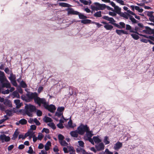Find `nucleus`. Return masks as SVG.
Instances as JSON below:
<instances>
[{
    "label": "nucleus",
    "instance_id": "obj_1",
    "mask_svg": "<svg viewBox=\"0 0 154 154\" xmlns=\"http://www.w3.org/2000/svg\"><path fill=\"white\" fill-rule=\"evenodd\" d=\"M35 110V107L30 104H25L24 110L25 113L29 116H32V114Z\"/></svg>",
    "mask_w": 154,
    "mask_h": 154
},
{
    "label": "nucleus",
    "instance_id": "obj_2",
    "mask_svg": "<svg viewBox=\"0 0 154 154\" xmlns=\"http://www.w3.org/2000/svg\"><path fill=\"white\" fill-rule=\"evenodd\" d=\"M27 96L30 99H34L35 102L37 103L39 106L40 105L44 99L38 97L36 93H30L27 94Z\"/></svg>",
    "mask_w": 154,
    "mask_h": 154
},
{
    "label": "nucleus",
    "instance_id": "obj_3",
    "mask_svg": "<svg viewBox=\"0 0 154 154\" xmlns=\"http://www.w3.org/2000/svg\"><path fill=\"white\" fill-rule=\"evenodd\" d=\"M41 103L43 104L45 108L51 112H54L56 109V108L54 105H48L45 100L44 98L42 102Z\"/></svg>",
    "mask_w": 154,
    "mask_h": 154
},
{
    "label": "nucleus",
    "instance_id": "obj_4",
    "mask_svg": "<svg viewBox=\"0 0 154 154\" xmlns=\"http://www.w3.org/2000/svg\"><path fill=\"white\" fill-rule=\"evenodd\" d=\"M88 127L86 125H81L79 126L78 127L77 131L78 133L81 135L84 134L85 132L88 131Z\"/></svg>",
    "mask_w": 154,
    "mask_h": 154
},
{
    "label": "nucleus",
    "instance_id": "obj_5",
    "mask_svg": "<svg viewBox=\"0 0 154 154\" xmlns=\"http://www.w3.org/2000/svg\"><path fill=\"white\" fill-rule=\"evenodd\" d=\"M103 18L104 19L109 21L110 23L114 25L115 26L119 28H121L120 26L119 25L115 23V21L113 18L112 17H109L107 16H105L103 17Z\"/></svg>",
    "mask_w": 154,
    "mask_h": 154
},
{
    "label": "nucleus",
    "instance_id": "obj_6",
    "mask_svg": "<svg viewBox=\"0 0 154 154\" xmlns=\"http://www.w3.org/2000/svg\"><path fill=\"white\" fill-rule=\"evenodd\" d=\"M94 4L95 5V8L97 10H102L106 7V5L104 4H101L98 2H95Z\"/></svg>",
    "mask_w": 154,
    "mask_h": 154
},
{
    "label": "nucleus",
    "instance_id": "obj_7",
    "mask_svg": "<svg viewBox=\"0 0 154 154\" xmlns=\"http://www.w3.org/2000/svg\"><path fill=\"white\" fill-rule=\"evenodd\" d=\"M0 137L2 142H3L4 141L6 142H8L10 140V138L9 137L6 136L4 134L1 135Z\"/></svg>",
    "mask_w": 154,
    "mask_h": 154
},
{
    "label": "nucleus",
    "instance_id": "obj_8",
    "mask_svg": "<svg viewBox=\"0 0 154 154\" xmlns=\"http://www.w3.org/2000/svg\"><path fill=\"white\" fill-rule=\"evenodd\" d=\"M105 146L103 143H100L95 146V148L98 151L103 150L104 149Z\"/></svg>",
    "mask_w": 154,
    "mask_h": 154
},
{
    "label": "nucleus",
    "instance_id": "obj_9",
    "mask_svg": "<svg viewBox=\"0 0 154 154\" xmlns=\"http://www.w3.org/2000/svg\"><path fill=\"white\" fill-rule=\"evenodd\" d=\"M146 29L143 30V32L146 34H151L153 32L154 29H152L148 26L145 27Z\"/></svg>",
    "mask_w": 154,
    "mask_h": 154
},
{
    "label": "nucleus",
    "instance_id": "obj_10",
    "mask_svg": "<svg viewBox=\"0 0 154 154\" xmlns=\"http://www.w3.org/2000/svg\"><path fill=\"white\" fill-rule=\"evenodd\" d=\"M66 10L67 11L68 14H75L77 15L79 14V12L75 11L72 8H68L66 9Z\"/></svg>",
    "mask_w": 154,
    "mask_h": 154
},
{
    "label": "nucleus",
    "instance_id": "obj_11",
    "mask_svg": "<svg viewBox=\"0 0 154 154\" xmlns=\"http://www.w3.org/2000/svg\"><path fill=\"white\" fill-rule=\"evenodd\" d=\"M35 136L34 133L31 130H29L27 133L26 134V137L29 136L30 139Z\"/></svg>",
    "mask_w": 154,
    "mask_h": 154
},
{
    "label": "nucleus",
    "instance_id": "obj_12",
    "mask_svg": "<svg viewBox=\"0 0 154 154\" xmlns=\"http://www.w3.org/2000/svg\"><path fill=\"white\" fill-rule=\"evenodd\" d=\"M122 146V143L118 142L115 144L113 148L115 150H118L121 148Z\"/></svg>",
    "mask_w": 154,
    "mask_h": 154
},
{
    "label": "nucleus",
    "instance_id": "obj_13",
    "mask_svg": "<svg viewBox=\"0 0 154 154\" xmlns=\"http://www.w3.org/2000/svg\"><path fill=\"white\" fill-rule=\"evenodd\" d=\"M67 147V148L65 147L63 148V150L65 153H67L69 152L74 149L73 147L71 146H69L68 145Z\"/></svg>",
    "mask_w": 154,
    "mask_h": 154
},
{
    "label": "nucleus",
    "instance_id": "obj_14",
    "mask_svg": "<svg viewBox=\"0 0 154 154\" xmlns=\"http://www.w3.org/2000/svg\"><path fill=\"white\" fill-rule=\"evenodd\" d=\"M93 140L95 143H98L102 141L100 137L99 136L93 137Z\"/></svg>",
    "mask_w": 154,
    "mask_h": 154
},
{
    "label": "nucleus",
    "instance_id": "obj_15",
    "mask_svg": "<svg viewBox=\"0 0 154 154\" xmlns=\"http://www.w3.org/2000/svg\"><path fill=\"white\" fill-rule=\"evenodd\" d=\"M116 32L119 35H121L122 34H127V32L123 30L117 29L116 30Z\"/></svg>",
    "mask_w": 154,
    "mask_h": 154
},
{
    "label": "nucleus",
    "instance_id": "obj_16",
    "mask_svg": "<svg viewBox=\"0 0 154 154\" xmlns=\"http://www.w3.org/2000/svg\"><path fill=\"white\" fill-rule=\"evenodd\" d=\"M14 103L16 105V107L17 108H20L22 104V103H20V101L19 100H15Z\"/></svg>",
    "mask_w": 154,
    "mask_h": 154
},
{
    "label": "nucleus",
    "instance_id": "obj_17",
    "mask_svg": "<svg viewBox=\"0 0 154 154\" xmlns=\"http://www.w3.org/2000/svg\"><path fill=\"white\" fill-rule=\"evenodd\" d=\"M4 104L9 107H11L12 106L11 101L7 99H5L4 102Z\"/></svg>",
    "mask_w": 154,
    "mask_h": 154
},
{
    "label": "nucleus",
    "instance_id": "obj_18",
    "mask_svg": "<svg viewBox=\"0 0 154 154\" xmlns=\"http://www.w3.org/2000/svg\"><path fill=\"white\" fill-rule=\"evenodd\" d=\"M71 135L74 137H77L78 136V132L77 130L71 131L70 133Z\"/></svg>",
    "mask_w": 154,
    "mask_h": 154
},
{
    "label": "nucleus",
    "instance_id": "obj_19",
    "mask_svg": "<svg viewBox=\"0 0 154 154\" xmlns=\"http://www.w3.org/2000/svg\"><path fill=\"white\" fill-rule=\"evenodd\" d=\"M133 34H131V35L132 36V38L135 40L138 39L139 37L138 36V34L139 35V34L136 32H134Z\"/></svg>",
    "mask_w": 154,
    "mask_h": 154
},
{
    "label": "nucleus",
    "instance_id": "obj_20",
    "mask_svg": "<svg viewBox=\"0 0 154 154\" xmlns=\"http://www.w3.org/2000/svg\"><path fill=\"white\" fill-rule=\"evenodd\" d=\"M58 4L60 6L63 7L69 8L71 6V5L64 2L60 3Z\"/></svg>",
    "mask_w": 154,
    "mask_h": 154
},
{
    "label": "nucleus",
    "instance_id": "obj_21",
    "mask_svg": "<svg viewBox=\"0 0 154 154\" xmlns=\"http://www.w3.org/2000/svg\"><path fill=\"white\" fill-rule=\"evenodd\" d=\"M51 146V143L50 141H48L45 145V148L46 151H48L50 149V147Z\"/></svg>",
    "mask_w": 154,
    "mask_h": 154
},
{
    "label": "nucleus",
    "instance_id": "obj_22",
    "mask_svg": "<svg viewBox=\"0 0 154 154\" xmlns=\"http://www.w3.org/2000/svg\"><path fill=\"white\" fill-rule=\"evenodd\" d=\"M114 8L116 13L119 14L121 13V8L119 6L116 5Z\"/></svg>",
    "mask_w": 154,
    "mask_h": 154
},
{
    "label": "nucleus",
    "instance_id": "obj_23",
    "mask_svg": "<svg viewBox=\"0 0 154 154\" xmlns=\"http://www.w3.org/2000/svg\"><path fill=\"white\" fill-rule=\"evenodd\" d=\"M103 142L106 145L109 143L110 141H109V137L107 136H105L104 137Z\"/></svg>",
    "mask_w": 154,
    "mask_h": 154
},
{
    "label": "nucleus",
    "instance_id": "obj_24",
    "mask_svg": "<svg viewBox=\"0 0 154 154\" xmlns=\"http://www.w3.org/2000/svg\"><path fill=\"white\" fill-rule=\"evenodd\" d=\"M104 27L107 30H111L113 28V26L108 24L104 25Z\"/></svg>",
    "mask_w": 154,
    "mask_h": 154
},
{
    "label": "nucleus",
    "instance_id": "obj_25",
    "mask_svg": "<svg viewBox=\"0 0 154 154\" xmlns=\"http://www.w3.org/2000/svg\"><path fill=\"white\" fill-rule=\"evenodd\" d=\"M44 121L46 122H52V120L50 118L45 116L44 119Z\"/></svg>",
    "mask_w": 154,
    "mask_h": 154
},
{
    "label": "nucleus",
    "instance_id": "obj_26",
    "mask_svg": "<svg viewBox=\"0 0 154 154\" xmlns=\"http://www.w3.org/2000/svg\"><path fill=\"white\" fill-rule=\"evenodd\" d=\"M79 1L85 5H87L88 4L90 5L91 4V1H90L89 2L87 1L84 0H79Z\"/></svg>",
    "mask_w": 154,
    "mask_h": 154
},
{
    "label": "nucleus",
    "instance_id": "obj_27",
    "mask_svg": "<svg viewBox=\"0 0 154 154\" xmlns=\"http://www.w3.org/2000/svg\"><path fill=\"white\" fill-rule=\"evenodd\" d=\"M119 15L121 17H123L126 19H128V14L126 12L122 13L121 12Z\"/></svg>",
    "mask_w": 154,
    "mask_h": 154
},
{
    "label": "nucleus",
    "instance_id": "obj_28",
    "mask_svg": "<svg viewBox=\"0 0 154 154\" xmlns=\"http://www.w3.org/2000/svg\"><path fill=\"white\" fill-rule=\"evenodd\" d=\"M19 134V132L17 130H16V131H15L13 135V137H12V139L14 140L17 137Z\"/></svg>",
    "mask_w": 154,
    "mask_h": 154
},
{
    "label": "nucleus",
    "instance_id": "obj_29",
    "mask_svg": "<svg viewBox=\"0 0 154 154\" xmlns=\"http://www.w3.org/2000/svg\"><path fill=\"white\" fill-rule=\"evenodd\" d=\"M60 143L61 145L63 146H67L69 145L64 140L60 141Z\"/></svg>",
    "mask_w": 154,
    "mask_h": 154
},
{
    "label": "nucleus",
    "instance_id": "obj_30",
    "mask_svg": "<svg viewBox=\"0 0 154 154\" xmlns=\"http://www.w3.org/2000/svg\"><path fill=\"white\" fill-rule=\"evenodd\" d=\"M81 22L84 24L90 23H91V20L88 19H85L81 20Z\"/></svg>",
    "mask_w": 154,
    "mask_h": 154
},
{
    "label": "nucleus",
    "instance_id": "obj_31",
    "mask_svg": "<svg viewBox=\"0 0 154 154\" xmlns=\"http://www.w3.org/2000/svg\"><path fill=\"white\" fill-rule=\"evenodd\" d=\"M52 129H54L56 128V127L54 124L53 122H50L47 124Z\"/></svg>",
    "mask_w": 154,
    "mask_h": 154
},
{
    "label": "nucleus",
    "instance_id": "obj_32",
    "mask_svg": "<svg viewBox=\"0 0 154 154\" xmlns=\"http://www.w3.org/2000/svg\"><path fill=\"white\" fill-rule=\"evenodd\" d=\"M12 95L14 96V97H16L18 98H19L20 97V95L18 92L17 91H14Z\"/></svg>",
    "mask_w": 154,
    "mask_h": 154
},
{
    "label": "nucleus",
    "instance_id": "obj_33",
    "mask_svg": "<svg viewBox=\"0 0 154 154\" xmlns=\"http://www.w3.org/2000/svg\"><path fill=\"white\" fill-rule=\"evenodd\" d=\"M55 115L56 116H57L58 117H60V116H62V118L65 120H67V119L66 120V119H65L63 117V112H59L58 111H57V112H56V113H55Z\"/></svg>",
    "mask_w": 154,
    "mask_h": 154
},
{
    "label": "nucleus",
    "instance_id": "obj_34",
    "mask_svg": "<svg viewBox=\"0 0 154 154\" xmlns=\"http://www.w3.org/2000/svg\"><path fill=\"white\" fill-rule=\"evenodd\" d=\"M153 13L154 12L152 11H148L146 12V15L149 17V18H150L153 16Z\"/></svg>",
    "mask_w": 154,
    "mask_h": 154
},
{
    "label": "nucleus",
    "instance_id": "obj_35",
    "mask_svg": "<svg viewBox=\"0 0 154 154\" xmlns=\"http://www.w3.org/2000/svg\"><path fill=\"white\" fill-rule=\"evenodd\" d=\"M127 30H129L130 32H134V31L131 30V26L128 24H127L126 25V29Z\"/></svg>",
    "mask_w": 154,
    "mask_h": 154
},
{
    "label": "nucleus",
    "instance_id": "obj_36",
    "mask_svg": "<svg viewBox=\"0 0 154 154\" xmlns=\"http://www.w3.org/2000/svg\"><path fill=\"white\" fill-rule=\"evenodd\" d=\"M27 121L24 119H22L19 121V123L22 125H25L26 124Z\"/></svg>",
    "mask_w": 154,
    "mask_h": 154
},
{
    "label": "nucleus",
    "instance_id": "obj_37",
    "mask_svg": "<svg viewBox=\"0 0 154 154\" xmlns=\"http://www.w3.org/2000/svg\"><path fill=\"white\" fill-rule=\"evenodd\" d=\"M105 154H113L112 152L109 151V149H106L105 151ZM114 154H119L117 152H116Z\"/></svg>",
    "mask_w": 154,
    "mask_h": 154
},
{
    "label": "nucleus",
    "instance_id": "obj_38",
    "mask_svg": "<svg viewBox=\"0 0 154 154\" xmlns=\"http://www.w3.org/2000/svg\"><path fill=\"white\" fill-rule=\"evenodd\" d=\"M79 16L80 19H85L87 18V17L82 14H81L79 13Z\"/></svg>",
    "mask_w": 154,
    "mask_h": 154
},
{
    "label": "nucleus",
    "instance_id": "obj_39",
    "mask_svg": "<svg viewBox=\"0 0 154 154\" xmlns=\"http://www.w3.org/2000/svg\"><path fill=\"white\" fill-rule=\"evenodd\" d=\"M94 16L97 17H100L101 16V11H99L96 12L94 14Z\"/></svg>",
    "mask_w": 154,
    "mask_h": 154
},
{
    "label": "nucleus",
    "instance_id": "obj_40",
    "mask_svg": "<svg viewBox=\"0 0 154 154\" xmlns=\"http://www.w3.org/2000/svg\"><path fill=\"white\" fill-rule=\"evenodd\" d=\"M86 132L87 135L89 137H91L93 135L92 134V132L89 131V128L88 127V131H86Z\"/></svg>",
    "mask_w": 154,
    "mask_h": 154
},
{
    "label": "nucleus",
    "instance_id": "obj_41",
    "mask_svg": "<svg viewBox=\"0 0 154 154\" xmlns=\"http://www.w3.org/2000/svg\"><path fill=\"white\" fill-rule=\"evenodd\" d=\"M135 9L137 11L141 13L143 12V9L140 8L137 6H135Z\"/></svg>",
    "mask_w": 154,
    "mask_h": 154
},
{
    "label": "nucleus",
    "instance_id": "obj_42",
    "mask_svg": "<svg viewBox=\"0 0 154 154\" xmlns=\"http://www.w3.org/2000/svg\"><path fill=\"white\" fill-rule=\"evenodd\" d=\"M9 79L11 81H12L15 80V77L14 75H13L11 73L10 75V76L9 77Z\"/></svg>",
    "mask_w": 154,
    "mask_h": 154
},
{
    "label": "nucleus",
    "instance_id": "obj_43",
    "mask_svg": "<svg viewBox=\"0 0 154 154\" xmlns=\"http://www.w3.org/2000/svg\"><path fill=\"white\" fill-rule=\"evenodd\" d=\"M64 108L63 107H59L57 108V111L62 112L64 110Z\"/></svg>",
    "mask_w": 154,
    "mask_h": 154
},
{
    "label": "nucleus",
    "instance_id": "obj_44",
    "mask_svg": "<svg viewBox=\"0 0 154 154\" xmlns=\"http://www.w3.org/2000/svg\"><path fill=\"white\" fill-rule=\"evenodd\" d=\"M116 1L118 3L122 5H124L125 4L124 2L122 0H116Z\"/></svg>",
    "mask_w": 154,
    "mask_h": 154
},
{
    "label": "nucleus",
    "instance_id": "obj_45",
    "mask_svg": "<svg viewBox=\"0 0 154 154\" xmlns=\"http://www.w3.org/2000/svg\"><path fill=\"white\" fill-rule=\"evenodd\" d=\"M79 145L81 147H83L84 146V143L82 141H79L78 142Z\"/></svg>",
    "mask_w": 154,
    "mask_h": 154
},
{
    "label": "nucleus",
    "instance_id": "obj_46",
    "mask_svg": "<svg viewBox=\"0 0 154 154\" xmlns=\"http://www.w3.org/2000/svg\"><path fill=\"white\" fill-rule=\"evenodd\" d=\"M36 126L35 125H32L30 126V128L29 130H31L32 131L33 130H35L36 129Z\"/></svg>",
    "mask_w": 154,
    "mask_h": 154
},
{
    "label": "nucleus",
    "instance_id": "obj_47",
    "mask_svg": "<svg viewBox=\"0 0 154 154\" xmlns=\"http://www.w3.org/2000/svg\"><path fill=\"white\" fill-rule=\"evenodd\" d=\"M109 14L112 16H116V13L114 12L109 11Z\"/></svg>",
    "mask_w": 154,
    "mask_h": 154
},
{
    "label": "nucleus",
    "instance_id": "obj_48",
    "mask_svg": "<svg viewBox=\"0 0 154 154\" xmlns=\"http://www.w3.org/2000/svg\"><path fill=\"white\" fill-rule=\"evenodd\" d=\"M42 132H45L46 134L48 133L49 132V130L47 128H43L42 131Z\"/></svg>",
    "mask_w": 154,
    "mask_h": 154
},
{
    "label": "nucleus",
    "instance_id": "obj_49",
    "mask_svg": "<svg viewBox=\"0 0 154 154\" xmlns=\"http://www.w3.org/2000/svg\"><path fill=\"white\" fill-rule=\"evenodd\" d=\"M119 24L121 26H120L121 28H125V24L123 22H120L119 23Z\"/></svg>",
    "mask_w": 154,
    "mask_h": 154
},
{
    "label": "nucleus",
    "instance_id": "obj_50",
    "mask_svg": "<svg viewBox=\"0 0 154 154\" xmlns=\"http://www.w3.org/2000/svg\"><path fill=\"white\" fill-rule=\"evenodd\" d=\"M21 86L24 88H26V85L25 83L23 81H22L20 82Z\"/></svg>",
    "mask_w": 154,
    "mask_h": 154
},
{
    "label": "nucleus",
    "instance_id": "obj_51",
    "mask_svg": "<svg viewBox=\"0 0 154 154\" xmlns=\"http://www.w3.org/2000/svg\"><path fill=\"white\" fill-rule=\"evenodd\" d=\"M58 138L60 141L63 140L64 137L62 135L59 134L58 136Z\"/></svg>",
    "mask_w": 154,
    "mask_h": 154
},
{
    "label": "nucleus",
    "instance_id": "obj_52",
    "mask_svg": "<svg viewBox=\"0 0 154 154\" xmlns=\"http://www.w3.org/2000/svg\"><path fill=\"white\" fill-rule=\"evenodd\" d=\"M1 92L3 94H7L9 93V91L7 89L5 91H2Z\"/></svg>",
    "mask_w": 154,
    "mask_h": 154
},
{
    "label": "nucleus",
    "instance_id": "obj_53",
    "mask_svg": "<svg viewBox=\"0 0 154 154\" xmlns=\"http://www.w3.org/2000/svg\"><path fill=\"white\" fill-rule=\"evenodd\" d=\"M130 19L131 20L132 22L134 23H137V20L132 17H130Z\"/></svg>",
    "mask_w": 154,
    "mask_h": 154
},
{
    "label": "nucleus",
    "instance_id": "obj_54",
    "mask_svg": "<svg viewBox=\"0 0 154 154\" xmlns=\"http://www.w3.org/2000/svg\"><path fill=\"white\" fill-rule=\"evenodd\" d=\"M34 122L37 125H39L40 124V122L36 118L34 119Z\"/></svg>",
    "mask_w": 154,
    "mask_h": 154
},
{
    "label": "nucleus",
    "instance_id": "obj_55",
    "mask_svg": "<svg viewBox=\"0 0 154 154\" xmlns=\"http://www.w3.org/2000/svg\"><path fill=\"white\" fill-rule=\"evenodd\" d=\"M68 126L70 128H73V126L72 125V121L70 120L68 122Z\"/></svg>",
    "mask_w": 154,
    "mask_h": 154
},
{
    "label": "nucleus",
    "instance_id": "obj_56",
    "mask_svg": "<svg viewBox=\"0 0 154 154\" xmlns=\"http://www.w3.org/2000/svg\"><path fill=\"white\" fill-rule=\"evenodd\" d=\"M43 137L44 136L42 134H39L38 137V139L40 140H41Z\"/></svg>",
    "mask_w": 154,
    "mask_h": 154
},
{
    "label": "nucleus",
    "instance_id": "obj_57",
    "mask_svg": "<svg viewBox=\"0 0 154 154\" xmlns=\"http://www.w3.org/2000/svg\"><path fill=\"white\" fill-rule=\"evenodd\" d=\"M26 137V134H25L24 136L22 134H20L19 136V139L22 138L23 139H24Z\"/></svg>",
    "mask_w": 154,
    "mask_h": 154
},
{
    "label": "nucleus",
    "instance_id": "obj_58",
    "mask_svg": "<svg viewBox=\"0 0 154 154\" xmlns=\"http://www.w3.org/2000/svg\"><path fill=\"white\" fill-rule=\"evenodd\" d=\"M33 152V150L31 146H30L29 148V150L28 152L29 154H32Z\"/></svg>",
    "mask_w": 154,
    "mask_h": 154
},
{
    "label": "nucleus",
    "instance_id": "obj_59",
    "mask_svg": "<svg viewBox=\"0 0 154 154\" xmlns=\"http://www.w3.org/2000/svg\"><path fill=\"white\" fill-rule=\"evenodd\" d=\"M127 12H128V15H129L130 14L132 15H135V14L133 12L131 11L130 10H127Z\"/></svg>",
    "mask_w": 154,
    "mask_h": 154
},
{
    "label": "nucleus",
    "instance_id": "obj_60",
    "mask_svg": "<svg viewBox=\"0 0 154 154\" xmlns=\"http://www.w3.org/2000/svg\"><path fill=\"white\" fill-rule=\"evenodd\" d=\"M57 126L59 128H63L64 127V126H63L62 124L61 123H59L58 124Z\"/></svg>",
    "mask_w": 154,
    "mask_h": 154
},
{
    "label": "nucleus",
    "instance_id": "obj_61",
    "mask_svg": "<svg viewBox=\"0 0 154 154\" xmlns=\"http://www.w3.org/2000/svg\"><path fill=\"white\" fill-rule=\"evenodd\" d=\"M37 114L38 116H41L42 115V112L40 110H38L37 111Z\"/></svg>",
    "mask_w": 154,
    "mask_h": 154
},
{
    "label": "nucleus",
    "instance_id": "obj_62",
    "mask_svg": "<svg viewBox=\"0 0 154 154\" xmlns=\"http://www.w3.org/2000/svg\"><path fill=\"white\" fill-rule=\"evenodd\" d=\"M53 150L54 152H57L59 151L58 147L57 146H55L53 148Z\"/></svg>",
    "mask_w": 154,
    "mask_h": 154
},
{
    "label": "nucleus",
    "instance_id": "obj_63",
    "mask_svg": "<svg viewBox=\"0 0 154 154\" xmlns=\"http://www.w3.org/2000/svg\"><path fill=\"white\" fill-rule=\"evenodd\" d=\"M44 147V145L42 143L39 144L38 148L39 149H42Z\"/></svg>",
    "mask_w": 154,
    "mask_h": 154
},
{
    "label": "nucleus",
    "instance_id": "obj_64",
    "mask_svg": "<svg viewBox=\"0 0 154 154\" xmlns=\"http://www.w3.org/2000/svg\"><path fill=\"white\" fill-rule=\"evenodd\" d=\"M149 20L150 21L154 23V16H153L151 17H150V18H149Z\"/></svg>",
    "mask_w": 154,
    "mask_h": 154
}]
</instances>
